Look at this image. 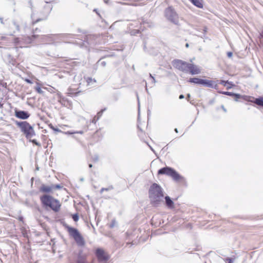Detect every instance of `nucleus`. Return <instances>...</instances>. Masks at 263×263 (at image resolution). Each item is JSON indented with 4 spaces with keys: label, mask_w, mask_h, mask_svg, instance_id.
Masks as SVG:
<instances>
[{
    "label": "nucleus",
    "mask_w": 263,
    "mask_h": 263,
    "mask_svg": "<svg viewBox=\"0 0 263 263\" xmlns=\"http://www.w3.org/2000/svg\"><path fill=\"white\" fill-rule=\"evenodd\" d=\"M164 194L161 187L156 183L151 186L149 190V197L152 204L156 205L162 200Z\"/></svg>",
    "instance_id": "f257e3e1"
},
{
    "label": "nucleus",
    "mask_w": 263,
    "mask_h": 263,
    "mask_svg": "<svg viewBox=\"0 0 263 263\" xmlns=\"http://www.w3.org/2000/svg\"><path fill=\"white\" fill-rule=\"evenodd\" d=\"M40 200L42 206L46 209H50L54 212H58L60 210L61 204L59 200L51 196L44 195L40 197Z\"/></svg>",
    "instance_id": "f03ea898"
},
{
    "label": "nucleus",
    "mask_w": 263,
    "mask_h": 263,
    "mask_svg": "<svg viewBox=\"0 0 263 263\" xmlns=\"http://www.w3.org/2000/svg\"><path fill=\"white\" fill-rule=\"evenodd\" d=\"M67 232L70 239L73 240L77 246L84 247L85 239L82 233L77 228L67 226Z\"/></svg>",
    "instance_id": "7ed1b4c3"
},
{
    "label": "nucleus",
    "mask_w": 263,
    "mask_h": 263,
    "mask_svg": "<svg viewBox=\"0 0 263 263\" xmlns=\"http://www.w3.org/2000/svg\"><path fill=\"white\" fill-rule=\"evenodd\" d=\"M16 125L25 135L27 139H31L35 135L33 127L27 121H16Z\"/></svg>",
    "instance_id": "20e7f679"
},
{
    "label": "nucleus",
    "mask_w": 263,
    "mask_h": 263,
    "mask_svg": "<svg viewBox=\"0 0 263 263\" xmlns=\"http://www.w3.org/2000/svg\"><path fill=\"white\" fill-rule=\"evenodd\" d=\"M158 175H166L169 176L176 181H180L183 180V177L175 170L169 167H165L160 169L158 172Z\"/></svg>",
    "instance_id": "39448f33"
},
{
    "label": "nucleus",
    "mask_w": 263,
    "mask_h": 263,
    "mask_svg": "<svg viewBox=\"0 0 263 263\" xmlns=\"http://www.w3.org/2000/svg\"><path fill=\"white\" fill-rule=\"evenodd\" d=\"M166 16L167 18L175 24L178 23V16L174 8L169 7L166 10Z\"/></svg>",
    "instance_id": "423d86ee"
},
{
    "label": "nucleus",
    "mask_w": 263,
    "mask_h": 263,
    "mask_svg": "<svg viewBox=\"0 0 263 263\" xmlns=\"http://www.w3.org/2000/svg\"><path fill=\"white\" fill-rule=\"evenodd\" d=\"M62 187L60 185L52 184L51 185H46L43 184L40 189L41 192L45 193H53V192L57 190H60Z\"/></svg>",
    "instance_id": "0eeeda50"
},
{
    "label": "nucleus",
    "mask_w": 263,
    "mask_h": 263,
    "mask_svg": "<svg viewBox=\"0 0 263 263\" xmlns=\"http://www.w3.org/2000/svg\"><path fill=\"white\" fill-rule=\"evenodd\" d=\"M173 66L182 72H186L188 63L180 60H176L173 62Z\"/></svg>",
    "instance_id": "6e6552de"
},
{
    "label": "nucleus",
    "mask_w": 263,
    "mask_h": 263,
    "mask_svg": "<svg viewBox=\"0 0 263 263\" xmlns=\"http://www.w3.org/2000/svg\"><path fill=\"white\" fill-rule=\"evenodd\" d=\"M186 72L192 75L199 74L201 72V68L193 63H188Z\"/></svg>",
    "instance_id": "1a4fd4ad"
},
{
    "label": "nucleus",
    "mask_w": 263,
    "mask_h": 263,
    "mask_svg": "<svg viewBox=\"0 0 263 263\" xmlns=\"http://www.w3.org/2000/svg\"><path fill=\"white\" fill-rule=\"evenodd\" d=\"M96 255L99 261H106L109 258L108 254L103 249L100 248L96 250Z\"/></svg>",
    "instance_id": "9d476101"
},
{
    "label": "nucleus",
    "mask_w": 263,
    "mask_h": 263,
    "mask_svg": "<svg viewBox=\"0 0 263 263\" xmlns=\"http://www.w3.org/2000/svg\"><path fill=\"white\" fill-rule=\"evenodd\" d=\"M15 116L20 119L26 120L29 118L30 115L28 111L20 110L15 109L14 110Z\"/></svg>",
    "instance_id": "9b49d317"
},
{
    "label": "nucleus",
    "mask_w": 263,
    "mask_h": 263,
    "mask_svg": "<svg viewBox=\"0 0 263 263\" xmlns=\"http://www.w3.org/2000/svg\"><path fill=\"white\" fill-rule=\"evenodd\" d=\"M200 84L208 87L214 88L216 89H217L218 87L217 82L212 80L201 79Z\"/></svg>",
    "instance_id": "f8f14e48"
},
{
    "label": "nucleus",
    "mask_w": 263,
    "mask_h": 263,
    "mask_svg": "<svg viewBox=\"0 0 263 263\" xmlns=\"http://www.w3.org/2000/svg\"><path fill=\"white\" fill-rule=\"evenodd\" d=\"M166 205L170 209L174 208V202L171 200L169 196L165 197Z\"/></svg>",
    "instance_id": "ddd939ff"
},
{
    "label": "nucleus",
    "mask_w": 263,
    "mask_h": 263,
    "mask_svg": "<svg viewBox=\"0 0 263 263\" xmlns=\"http://www.w3.org/2000/svg\"><path fill=\"white\" fill-rule=\"evenodd\" d=\"M7 64L10 66L17 67L19 63L17 62L15 59L10 57Z\"/></svg>",
    "instance_id": "4468645a"
},
{
    "label": "nucleus",
    "mask_w": 263,
    "mask_h": 263,
    "mask_svg": "<svg viewBox=\"0 0 263 263\" xmlns=\"http://www.w3.org/2000/svg\"><path fill=\"white\" fill-rule=\"evenodd\" d=\"M194 5L199 8L203 7L202 0H189Z\"/></svg>",
    "instance_id": "2eb2a0df"
},
{
    "label": "nucleus",
    "mask_w": 263,
    "mask_h": 263,
    "mask_svg": "<svg viewBox=\"0 0 263 263\" xmlns=\"http://www.w3.org/2000/svg\"><path fill=\"white\" fill-rule=\"evenodd\" d=\"M42 84L37 82L36 83V86L34 87V89L37 93L42 94L43 93V91L42 90Z\"/></svg>",
    "instance_id": "dca6fc26"
},
{
    "label": "nucleus",
    "mask_w": 263,
    "mask_h": 263,
    "mask_svg": "<svg viewBox=\"0 0 263 263\" xmlns=\"http://www.w3.org/2000/svg\"><path fill=\"white\" fill-rule=\"evenodd\" d=\"M201 81V79L198 78H192L189 79V82L194 84H200Z\"/></svg>",
    "instance_id": "f3484780"
},
{
    "label": "nucleus",
    "mask_w": 263,
    "mask_h": 263,
    "mask_svg": "<svg viewBox=\"0 0 263 263\" xmlns=\"http://www.w3.org/2000/svg\"><path fill=\"white\" fill-rule=\"evenodd\" d=\"M253 102L258 105L263 106V98H256Z\"/></svg>",
    "instance_id": "a211bd4d"
},
{
    "label": "nucleus",
    "mask_w": 263,
    "mask_h": 263,
    "mask_svg": "<svg viewBox=\"0 0 263 263\" xmlns=\"http://www.w3.org/2000/svg\"><path fill=\"white\" fill-rule=\"evenodd\" d=\"M85 79L87 85H90V84L94 83L96 82L95 79H92V78L90 77L85 78Z\"/></svg>",
    "instance_id": "6ab92c4d"
},
{
    "label": "nucleus",
    "mask_w": 263,
    "mask_h": 263,
    "mask_svg": "<svg viewBox=\"0 0 263 263\" xmlns=\"http://www.w3.org/2000/svg\"><path fill=\"white\" fill-rule=\"evenodd\" d=\"M21 233H22L23 236L24 237H26V238H28V232H27V230L26 229V228H22L21 229Z\"/></svg>",
    "instance_id": "aec40b11"
},
{
    "label": "nucleus",
    "mask_w": 263,
    "mask_h": 263,
    "mask_svg": "<svg viewBox=\"0 0 263 263\" xmlns=\"http://www.w3.org/2000/svg\"><path fill=\"white\" fill-rule=\"evenodd\" d=\"M79 92H80V90H78V89H74L73 90H72V89L71 88H69L68 89V93L70 94V95H76V94H78V93H79Z\"/></svg>",
    "instance_id": "412c9836"
},
{
    "label": "nucleus",
    "mask_w": 263,
    "mask_h": 263,
    "mask_svg": "<svg viewBox=\"0 0 263 263\" xmlns=\"http://www.w3.org/2000/svg\"><path fill=\"white\" fill-rule=\"evenodd\" d=\"M242 98L243 100H245L247 101L251 102H253V101L252 99H254V98L252 97L251 96H245L242 97Z\"/></svg>",
    "instance_id": "4be33fe9"
},
{
    "label": "nucleus",
    "mask_w": 263,
    "mask_h": 263,
    "mask_svg": "<svg viewBox=\"0 0 263 263\" xmlns=\"http://www.w3.org/2000/svg\"><path fill=\"white\" fill-rule=\"evenodd\" d=\"M72 219L75 221L77 222L79 220V217L77 213L71 215Z\"/></svg>",
    "instance_id": "5701e85b"
},
{
    "label": "nucleus",
    "mask_w": 263,
    "mask_h": 263,
    "mask_svg": "<svg viewBox=\"0 0 263 263\" xmlns=\"http://www.w3.org/2000/svg\"><path fill=\"white\" fill-rule=\"evenodd\" d=\"M216 82L218 83V84H220L224 86H227V83H228V81H223V80H221L219 82H218V81H217Z\"/></svg>",
    "instance_id": "b1692460"
},
{
    "label": "nucleus",
    "mask_w": 263,
    "mask_h": 263,
    "mask_svg": "<svg viewBox=\"0 0 263 263\" xmlns=\"http://www.w3.org/2000/svg\"><path fill=\"white\" fill-rule=\"evenodd\" d=\"M30 141H31L33 144L38 146L39 147H41V144L38 142L35 139H33V140H30Z\"/></svg>",
    "instance_id": "393cba45"
},
{
    "label": "nucleus",
    "mask_w": 263,
    "mask_h": 263,
    "mask_svg": "<svg viewBox=\"0 0 263 263\" xmlns=\"http://www.w3.org/2000/svg\"><path fill=\"white\" fill-rule=\"evenodd\" d=\"M233 86V84L232 83L228 82V83H227V86H226V87H227V89H229L231 88Z\"/></svg>",
    "instance_id": "a878e982"
},
{
    "label": "nucleus",
    "mask_w": 263,
    "mask_h": 263,
    "mask_svg": "<svg viewBox=\"0 0 263 263\" xmlns=\"http://www.w3.org/2000/svg\"><path fill=\"white\" fill-rule=\"evenodd\" d=\"M221 93L222 94L227 95L230 96H232L233 95V94L232 92H228V91L222 92Z\"/></svg>",
    "instance_id": "bb28decb"
},
{
    "label": "nucleus",
    "mask_w": 263,
    "mask_h": 263,
    "mask_svg": "<svg viewBox=\"0 0 263 263\" xmlns=\"http://www.w3.org/2000/svg\"><path fill=\"white\" fill-rule=\"evenodd\" d=\"M233 55V53L232 52H228L227 53V55L229 58H231Z\"/></svg>",
    "instance_id": "cd10ccee"
},
{
    "label": "nucleus",
    "mask_w": 263,
    "mask_h": 263,
    "mask_svg": "<svg viewBox=\"0 0 263 263\" xmlns=\"http://www.w3.org/2000/svg\"><path fill=\"white\" fill-rule=\"evenodd\" d=\"M25 81L27 83H29V84H32V82L30 80H29V79H25Z\"/></svg>",
    "instance_id": "c85d7f7f"
},
{
    "label": "nucleus",
    "mask_w": 263,
    "mask_h": 263,
    "mask_svg": "<svg viewBox=\"0 0 263 263\" xmlns=\"http://www.w3.org/2000/svg\"><path fill=\"white\" fill-rule=\"evenodd\" d=\"M109 190V189H108V188H102L101 190V192H103L104 191H108Z\"/></svg>",
    "instance_id": "c756f323"
},
{
    "label": "nucleus",
    "mask_w": 263,
    "mask_h": 263,
    "mask_svg": "<svg viewBox=\"0 0 263 263\" xmlns=\"http://www.w3.org/2000/svg\"><path fill=\"white\" fill-rule=\"evenodd\" d=\"M179 99H183L184 98V96L183 95H181L179 96Z\"/></svg>",
    "instance_id": "7c9ffc66"
},
{
    "label": "nucleus",
    "mask_w": 263,
    "mask_h": 263,
    "mask_svg": "<svg viewBox=\"0 0 263 263\" xmlns=\"http://www.w3.org/2000/svg\"><path fill=\"white\" fill-rule=\"evenodd\" d=\"M14 41H15V42L17 43L18 42V39L16 38V39H15Z\"/></svg>",
    "instance_id": "2f4dec72"
},
{
    "label": "nucleus",
    "mask_w": 263,
    "mask_h": 263,
    "mask_svg": "<svg viewBox=\"0 0 263 263\" xmlns=\"http://www.w3.org/2000/svg\"><path fill=\"white\" fill-rule=\"evenodd\" d=\"M138 128L139 129V130H140L141 132H143V130H142L141 128H140V127H139V125L138 126Z\"/></svg>",
    "instance_id": "473e14b6"
},
{
    "label": "nucleus",
    "mask_w": 263,
    "mask_h": 263,
    "mask_svg": "<svg viewBox=\"0 0 263 263\" xmlns=\"http://www.w3.org/2000/svg\"><path fill=\"white\" fill-rule=\"evenodd\" d=\"M89 167L90 168L92 167V165L91 164H89Z\"/></svg>",
    "instance_id": "72a5a7b5"
},
{
    "label": "nucleus",
    "mask_w": 263,
    "mask_h": 263,
    "mask_svg": "<svg viewBox=\"0 0 263 263\" xmlns=\"http://www.w3.org/2000/svg\"><path fill=\"white\" fill-rule=\"evenodd\" d=\"M19 220H23V218L22 217H20L19 218Z\"/></svg>",
    "instance_id": "f704fd0d"
},
{
    "label": "nucleus",
    "mask_w": 263,
    "mask_h": 263,
    "mask_svg": "<svg viewBox=\"0 0 263 263\" xmlns=\"http://www.w3.org/2000/svg\"><path fill=\"white\" fill-rule=\"evenodd\" d=\"M77 263H85L84 262H82V261H78Z\"/></svg>",
    "instance_id": "c9c22d12"
},
{
    "label": "nucleus",
    "mask_w": 263,
    "mask_h": 263,
    "mask_svg": "<svg viewBox=\"0 0 263 263\" xmlns=\"http://www.w3.org/2000/svg\"><path fill=\"white\" fill-rule=\"evenodd\" d=\"M53 1H51L50 3H53Z\"/></svg>",
    "instance_id": "e433bc0d"
}]
</instances>
